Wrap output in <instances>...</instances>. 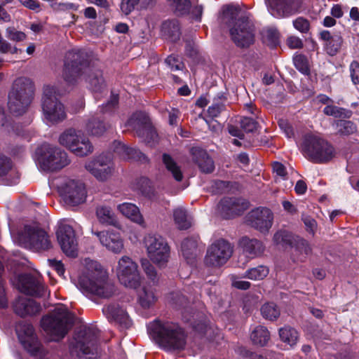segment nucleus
<instances>
[{
  "instance_id": "473e14b6",
  "label": "nucleus",
  "mask_w": 359,
  "mask_h": 359,
  "mask_svg": "<svg viewBox=\"0 0 359 359\" xmlns=\"http://www.w3.org/2000/svg\"><path fill=\"white\" fill-rule=\"evenodd\" d=\"M117 210L125 217L131 221L140 224H144V219L140 213L139 208L131 203H123L117 206Z\"/></svg>"
},
{
  "instance_id": "3c124183",
  "label": "nucleus",
  "mask_w": 359,
  "mask_h": 359,
  "mask_svg": "<svg viewBox=\"0 0 359 359\" xmlns=\"http://www.w3.org/2000/svg\"><path fill=\"white\" fill-rule=\"evenodd\" d=\"M294 65L297 69L304 75H309L310 69L307 58L302 55H297L294 57Z\"/></svg>"
},
{
  "instance_id": "09e8293b",
  "label": "nucleus",
  "mask_w": 359,
  "mask_h": 359,
  "mask_svg": "<svg viewBox=\"0 0 359 359\" xmlns=\"http://www.w3.org/2000/svg\"><path fill=\"white\" fill-rule=\"evenodd\" d=\"M121 158L124 161L133 159L135 161H144L147 160V157L140 151L127 146L126 147L124 153L122 154Z\"/></svg>"
},
{
  "instance_id": "4c0bfd02",
  "label": "nucleus",
  "mask_w": 359,
  "mask_h": 359,
  "mask_svg": "<svg viewBox=\"0 0 359 359\" xmlns=\"http://www.w3.org/2000/svg\"><path fill=\"white\" fill-rule=\"evenodd\" d=\"M162 160L166 169L172 174L175 180L177 182L182 181L183 175L180 167L177 164L175 160L167 154L163 155Z\"/></svg>"
},
{
  "instance_id": "2f4dec72",
  "label": "nucleus",
  "mask_w": 359,
  "mask_h": 359,
  "mask_svg": "<svg viewBox=\"0 0 359 359\" xmlns=\"http://www.w3.org/2000/svg\"><path fill=\"white\" fill-rule=\"evenodd\" d=\"M158 300L156 290L150 285L142 286L137 292V301L143 309H149Z\"/></svg>"
},
{
  "instance_id": "f8f14e48",
  "label": "nucleus",
  "mask_w": 359,
  "mask_h": 359,
  "mask_svg": "<svg viewBox=\"0 0 359 359\" xmlns=\"http://www.w3.org/2000/svg\"><path fill=\"white\" fill-rule=\"evenodd\" d=\"M144 244L149 259L159 267H164L169 261L170 248L161 236L149 234L145 237Z\"/></svg>"
},
{
  "instance_id": "69168bd1",
  "label": "nucleus",
  "mask_w": 359,
  "mask_h": 359,
  "mask_svg": "<svg viewBox=\"0 0 359 359\" xmlns=\"http://www.w3.org/2000/svg\"><path fill=\"white\" fill-rule=\"evenodd\" d=\"M185 52L189 57L196 58L198 54V49L194 43L188 42L185 47Z\"/></svg>"
},
{
  "instance_id": "b1692460",
  "label": "nucleus",
  "mask_w": 359,
  "mask_h": 359,
  "mask_svg": "<svg viewBox=\"0 0 359 359\" xmlns=\"http://www.w3.org/2000/svg\"><path fill=\"white\" fill-rule=\"evenodd\" d=\"M100 240V243L108 250L119 254L123 249V241L118 232L114 231H92Z\"/></svg>"
},
{
  "instance_id": "338daca9",
  "label": "nucleus",
  "mask_w": 359,
  "mask_h": 359,
  "mask_svg": "<svg viewBox=\"0 0 359 359\" xmlns=\"http://www.w3.org/2000/svg\"><path fill=\"white\" fill-rule=\"evenodd\" d=\"M287 44L290 48H301L303 47L302 41L297 36H290L287 39Z\"/></svg>"
},
{
  "instance_id": "4be33fe9",
  "label": "nucleus",
  "mask_w": 359,
  "mask_h": 359,
  "mask_svg": "<svg viewBox=\"0 0 359 359\" xmlns=\"http://www.w3.org/2000/svg\"><path fill=\"white\" fill-rule=\"evenodd\" d=\"M269 12L276 18H287L299 12L302 0H265Z\"/></svg>"
},
{
  "instance_id": "7ed1b4c3",
  "label": "nucleus",
  "mask_w": 359,
  "mask_h": 359,
  "mask_svg": "<svg viewBox=\"0 0 359 359\" xmlns=\"http://www.w3.org/2000/svg\"><path fill=\"white\" fill-rule=\"evenodd\" d=\"M148 332L158 346L165 351H181L185 347V332L175 323L154 320L149 324Z\"/></svg>"
},
{
  "instance_id": "13d9d810",
  "label": "nucleus",
  "mask_w": 359,
  "mask_h": 359,
  "mask_svg": "<svg viewBox=\"0 0 359 359\" xmlns=\"http://www.w3.org/2000/svg\"><path fill=\"white\" fill-rule=\"evenodd\" d=\"M225 103L224 101L215 102L208 107V113L212 118L217 117L224 110Z\"/></svg>"
},
{
  "instance_id": "bb28decb",
  "label": "nucleus",
  "mask_w": 359,
  "mask_h": 359,
  "mask_svg": "<svg viewBox=\"0 0 359 359\" xmlns=\"http://www.w3.org/2000/svg\"><path fill=\"white\" fill-rule=\"evenodd\" d=\"M291 257L294 262H304L312 254V247L309 242L300 237H295L291 245Z\"/></svg>"
},
{
  "instance_id": "37998d69",
  "label": "nucleus",
  "mask_w": 359,
  "mask_h": 359,
  "mask_svg": "<svg viewBox=\"0 0 359 359\" xmlns=\"http://www.w3.org/2000/svg\"><path fill=\"white\" fill-rule=\"evenodd\" d=\"M141 264L147 278L154 285H157L159 283L160 277L155 267L146 259L141 260Z\"/></svg>"
},
{
  "instance_id": "49530a36",
  "label": "nucleus",
  "mask_w": 359,
  "mask_h": 359,
  "mask_svg": "<svg viewBox=\"0 0 359 359\" xmlns=\"http://www.w3.org/2000/svg\"><path fill=\"white\" fill-rule=\"evenodd\" d=\"M337 133L341 135H349L356 131L355 124L351 121L340 120L336 123Z\"/></svg>"
},
{
  "instance_id": "680f3d73",
  "label": "nucleus",
  "mask_w": 359,
  "mask_h": 359,
  "mask_svg": "<svg viewBox=\"0 0 359 359\" xmlns=\"http://www.w3.org/2000/svg\"><path fill=\"white\" fill-rule=\"evenodd\" d=\"M350 76L353 84H359V63L354 60L349 66Z\"/></svg>"
},
{
  "instance_id": "c9c22d12",
  "label": "nucleus",
  "mask_w": 359,
  "mask_h": 359,
  "mask_svg": "<svg viewBox=\"0 0 359 359\" xmlns=\"http://www.w3.org/2000/svg\"><path fill=\"white\" fill-rule=\"evenodd\" d=\"M197 246V238H189L182 241L181 245L182 254L188 262H191L196 257Z\"/></svg>"
},
{
  "instance_id": "bf43d9fd",
  "label": "nucleus",
  "mask_w": 359,
  "mask_h": 359,
  "mask_svg": "<svg viewBox=\"0 0 359 359\" xmlns=\"http://www.w3.org/2000/svg\"><path fill=\"white\" fill-rule=\"evenodd\" d=\"M12 170V162L10 158L0 154V177L4 176Z\"/></svg>"
},
{
  "instance_id": "6e6d98bb",
  "label": "nucleus",
  "mask_w": 359,
  "mask_h": 359,
  "mask_svg": "<svg viewBox=\"0 0 359 359\" xmlns=\"http://www.w3.org/2000/svg\"><path fill=\"white\" fill-rule=\"evenodd\" d=\"M294 28L302 33H306L310 28V23L308 20L299 17L293 21Z\"/></svg>"
},
{
  "instance_id": "39448f33",
  "label": "nucleus",
  "mask_w": 359,
  "mask_h": 359,
  "mask_svg": "<svg viewBox=\"0 0 359 359\" xmlns=\"http://www.w3.org/2000/svg\"><path fill=\"white\" fill-rule=\"evenodd\" d=\"M34 93V85L30 79L24 76L17 78L8 94L10 112L15 116L25 114L32 101Z\"/></svg>"
},
{
  "instance_id": "0e129e2a",
  "label": "nucleus",
  "mask_w": 359,
  "mask_h": 359,
  "mask_svg": "<svg viewBox=\"0 0 359 359\" xmlns=\"http://www.w3.org/2000/svg\"><path fill=\"white\" fill-rule=\"evenodd\" d=\"M50 266L57 273V274L60 276H62L65 273V267L61 261H57L56 259H49L48 260Z\"/></svg>"
},
{
  "instance_id": "f03ea898",
  "label": "nucleus",
  "mask_w": 359,
  "mask_h": 359,
  "mask_svg": "<svg viewBox=\"0 0 359 359\" xmlns=\"http://www.w3.org/2000/svg\"><path fill=\"white\" fill-rule=\"evenodd\" d=\"M84 269L78 279V288L86 296L108 299L115 293V286L107 271L97 262L84 259Z\"/></svg>"
},
{
  "instance_id": "c03bdc74",
  "label": "nucleus",
  "mask_w": 359,
  "mask_h": 359,
  "mask_svg": "<svg viewBox=\"0 0 359 359\" xmlns=\"http://www.w3.org/2000/svg\"><path fill=\"white\" fill-rule=\"evenodd\" d=\"M323 112L327 116H332L335 118H348L351 116V111L334 105L326 106L323 109Z\"/></svg>"
},
{
  "instance_id": "c756f323",
  "label": "nucleus",
  "mask_w": 359,
  "mask_h": 359,
  "mask_svg": "<svg viewBox=\"0 0 359 359\" xmlns=\"http://www.w3.org/2000/svg\"><path fill=\"white\" fill-rule=\"evenodd\" d=\"M191 154L193 160L198 164L202 172L210 173L213 171L214 163L205 150L199 147H193L191 149Z\"/></svg>"
},
{
  "instance_id": "e2e57ef3",
  "label": "nucleus",
  "mask_w": 359,
  "mask_h": 359,
  "mask_svg": "<svg viewBox=\"0 0 359 359\" xmlns=\"http://www.w3.org/2000/svg\"><path fill=\"white\" fill-rule=\"evenodd\" d=\"M118 97L117 95H112L109 101L107 103L102 107L101 111L103 113L111 112L118 105Z\"/></svg>"
},
{
  "instance_id": "2eb2a0df",
  "label": "nucleus",
  "mask_w": 359,
  "mask_h": 359,
  "mask_svg": "<svg viewBox=\"0 0 359 359\" xmlns=\"http://www.w3.org/2000/svg\"><path fill=\"white\" fill-rule=\"evenodd\" d=\"M85 168L100 182L109 180L115 171L112 156L110 154H102L95 156L86 163Z\"/></svg>"
},
{
  "instance_id": "a878e982",
  "label": "nucleus",
  "mask_w": 359,
  "mask_h": 359,
  "mask_svg": "<svg viewBox=\"0 0 359 359\" xmlns=\"http://www.w3.org/2000/svg\"><path fill=\"white\" fill-rule=\"evenodd\" d=\"M239 245L242 248L243 254L249 259H254L262 256L265 251L264 243L257 238L243 237Z\"/></svg>"
},
{
  "instance_id": "0eeeda50",
  "label": "nucleus",
  "mask_w": 359,
  "mask_h": 359,
  "mask_svg": "<svg viewBox=\"0 0 359 359\" xmlns=\"http://www.w3.org/2000/svg\"><path fill=\"white\" fill-rule=\"evenodd\" d=\"M302 151L311 161L315 163H325L334 156V149L320 136L306 133L299 144Z\"/></svg>"
},
{
  "instance_id": "72a5a7b5",
  "label": "nucleus",
  "mask_w": 359,
  "mask_h": 359,
  "mask_svg": "<svg viewBox=\"0 0 359 359\" xmlns=\"http://www.w3.org/2000/svg\"><path fill=\"white\" fill-rule=\"evenodd\" d=\"M161 32L170 41H177L181 34L179 22L177 20L164 21L161 25Z\"/></svg>"
},
{
  "instance_id": "e433bc0d",
  "label": "nucleus",
  "mask_w": 359,
  "mask_h": 359,
  "mask_svg": "<svg viewBox=\"0 0 359 359\" xmlns=\"http://www.w3.org/2000/svg\"><path fill=\"white\" fill-rule=\"evenodd\" d=\"M173 217L175 224L180 229H187L191 226V218L183 208L175 209Z\"/></svg>"
},
{
  "instance_id": "c85d7f7f",
  "label": "nucleus",
  "mask_w": 359,
  "mask_h": 359,
  "mask_svg": "<svg viewBox=\"0 0 359 359\" xmlns=\"http://www.w3.org/2000/svg\"><path fill=\"white\" fill-rule=\"evenodd\" d=\"M102 311L110 321H114L126 326L129 324V318L127 312L117 304H113L104 306L102 309Z\"/></svg>"
},
{
  "instance_id": "aec40b11",
  "label": "nucleus",
  "mask_w": 359,
  "mask_h": 359,
  "mask_svg": "<svg viewBox=\"0 0 359 359\" xmlns=\"http://www.w3.org/2000/svg\"><path fill=\"white\" fill-rule=\"evenodd\" d=\"M72 346L83 354H94L97 348V336L94 329L82 327L76 333Z\"/></svg>"
},
{
  "instance_id": "774afa93",
  "label": "nucleus",
  "mask_w": 359,
  "mask_h": 359,
  "mask_svg": "<svg viewBox=\"0 0 359 359\" xmlns=\"http://www.w3.org/2000/svg\"><path fill=\"white\" fill-rule=\"evenodd\" d=\"M273 170L277 175L281 177H285L287 175L285 165L279 162H274L273 163Z\"/></svg>"
},
{
  "instance_id": "9b49d317",
  "label": "nucleus",
  "mask_w": 359,
  "mask_h": 359,
  "mask_svg": "<svg viewBox=\"0 0 359 359\" xmlns=\"http://www.w3.org/2000/svg\"><path fill=\"white\" fill-rule=\"evenodd\" d=\"M59 142L78 156H85L93 151L89 140L80 130L73 128L66 130L59 137Z\"/></svg>"
},
{
  "instance_id": "20e7f679",
  "label": "nucleus",
  "mask_w": 359,
  "mask_h": 359,
  "mask_svg": "<svg viewBox=\"0 0 359 359\" xmlns=\"http://www.w3.org/2000/svg\"><path fill=\"white\" fill-rule=\"evenodd\" d=\"M226 14L233 20V25L230 29L232 41L238 47H249L255 41V26L251 14L236 6H228Z\"/></svg>"
},
{
  "instance_id": "dca6fc26",
  "label": "nucleus",
  "mask_w": 359,
  "mask_h": 359,
  "mask_svg": "<svg viewBox=\"0 0 359 359\" xmlns=\"http://www.w3.org/2000/svg\"><path fill=\"white\" fill-rule=\"evenodd\" d=\"M233 254V247L224 239H218L208 248L205 257L206 265L221 266L229 259Z\"/></svg>"
},
{
  "instance_id": "603ef678",
  "label": "nucleus",
  "mask_w": 359,
  "mask_h": 359,
  "mask_svg": "<svg viewBox=\"0 0 359 359\" xmlns=\"http://www.w3.org/2000/svg\"><path fill=\"white\" fill-rule=\"evenodd\" d=\"M6 37L13 41H22L26 39L24 32L16 30L14 27H8L6 32Z\"/></svg>"
},
{
  "instance_id": "ddd939ff",
  "label": "nucleus",
  "mask_w": 359,
  "mask_h": 359,
  "mask_svg": "<svg viewBox=\"0 0 359 359\" xmlns=\"http://www.w3.org/2000/svg\"><path fill=\"white\" fill-rule=\"evenodd\" d=\"M116 272L120 283L129 288H137L141 282L138 265L128 256L119 259Z\"/></svg>"
},
{
  "instance_id": "393cba45",
  "label": "nucleus",
  "mask_w": 359,
  "mask_h": 359,
  "mask_svg": "<svg viewBox=\"0 0 359 359\" xmlns=\"http://www.w3.org/2000/svg\"><path fill=\"white\" fill-rule=\"evenodd\" d=\"M19 289L21 292L35 297H42L45 286L39 280L29 275H23L19 278Z\"/></svg>"
},
{
  "instance_id": "9d476101",
  "label": "nucleus",
  "mask_w": 359,
  "mask_h": 359,
  "mask_svg": "<svg viewBox=\"0 0 359 359\" xmlns=\"http://www.w3.org/2000/svg\"><path fill=\"white\" fill-rule=\"evenodd\" d=\"M36 153L39 163L45 170L61 169L69 164L67 153L55 146L43 144Z\"/></svg>"
},
{
  "instance_id": "7c9ffc66",
  "label": "nucleus",
  "mask_w": 359,
  "mask_h": 359,
  "mask_svg": "<svg viewBox=\"0 0 359 359\" xmlns=\"http://www.w3.org/2000/svg\"><path fill=\"white\" fill-rule=\"evenodd\" d=\"M95 215L98 222L105 226L118 227L119 222L111 208L106 205H99L95 208Z\"/></svg>"
},
{
  "instance_id": "ea45409f",
  "label": "nucleus",
  "mask_w": 359,
  "mask_h": 359,
  "mask_svg": "<svg viewBox=\"0 0 359 359\" xmlns=\"http://www.w3.org/2000/svg\"><path fill=\"white\" fill-rule=\"evenodd\" d=\"M111 127L110 125H105L102 121L93 118L86 124L87 132L94 136H100L104 134Z\"/></svg>"
},
{
  "instance_id": "f257e3e1",
  "label": "nucleus",
  "mask_w": 359,
  "mask_h": 359,
  "mask_svg": "<svg viewBox=\"0 0 359 359\" xmlns=\"http://www.w3.org/2000/svg\"><path fill=\"white\" fill-rule=\"evenodd\" d=\"M83 74H86V81L91 90L102 92L105 88L106 83L102 72L91 65L88 53L80 49L68 51L62 73L65 82L68 85H75Z\"/></svg>"
},
{
  "instance_id": "864d4df0",
  "label": "nucleus",
  "mask_w": 359,
  "mask_h": 359,
  "mask_svg": "<svg viewBox=\"0 0 359 359\" xmlns=\"http://www.w3.org/2000/svg\"><path fill=\"white\" fill-rule=\"evenodd\" d=\"M140 6V0H122L121 3V11L126 15H129L134 9L135 6Z\"/></svg>"
},
{
  "instance_id": "de8ad7c7",
  "label": "nucleus",
  "mask_w": 359,
  "mask_h": 359,
  "mask_svg": "<svg viewBox=\"0 0 359 359\" xmlns=\"http://www.w3.org/2000/svg\"><path fill=\"white\" fill-rule=\"evenodd\" d=\"M294 238L286 231H277L273 237V241L276 245H292Z\"/></svg>"
},
{
  "instance_id": "5701e85b",
  "label": "nucleus",
  "mask_w": 359,
  "mask_h": 359,
  "mask_svg": "<svg viewBox=\"0 0 359 359\" xmlns=\"http://www.w3.org/2000/svg\"><path fill=\"white\" fill-rule=\"evenodd\" d=\"M248 207V201L241 198H224L218 205L222 216L226 219L241 215Z\"/></svg>"
},
{
  "instance_id": "5fc2aeb1",
  "label": "nucleus",
  "mask_w": 359,
  "mask_h": 359,
  "mask_svg": "<svg viewBox=\"0 0 359 359\" xmlns=\"http://www.w3.org/2000/svg\"><path fill=\"white\" fill-rule=\"evenodd\" d=\"M165 62L172 71L182 70L184 67V64L180 59L172 55L168 56Z\"/></svg>"
},
{
  "instance_id": "8fccbe9b",
  "label": "nucleus",
  "mask_w": 359,
  "mask_h": 359,
  "mask_svg": "<svg viewBox=\"0 0 359 359\" xmlns=\"http://www.w3.org/2000/svg\"><path fill=\"white\" fill-rule=\"evenodd\" d=\"M263 37L265 42L271 47L279 43V32L275 28H268L264 31Z\"/></svg>"
},
{
  "instance_id": "4d7b16f0",
  "label": "nucleus",
  "mask_w": 359,
  "mask_h": 359,
  "mask_svg": "<svg viewBox=\"0 0 359 359\" xmlns=\"http://www.w3.org/2000/svg\"><path fill=\"white\" fill-rule=\"evenodd\" d=\"M241 126L242 128L248 132H254L257 129V123L252 118L244 117L241 119Z\"/></svg>"
},
{
  "instance_id": "412c9836",
  "label": "nucleus",
  "mask_w": 359,
  "mask_h": 359,
  "mask_svg": "<svg viewBox=\"0 0 359 359\" xmlns=\"http://www.w3.org/2000/svg\"><path fill=\"white\" fill-rule=\"evenodd\" d=\"M128 125L133 127L138 136L144 137L148 143L157 140L156 131L151 126L147 115L142 111L135 113L128 121Z\"/></svg>"
},
{
  "instance_id": "6e6552de",
  "label": "nucleus",
  "mask_w": 359,
  "mask_h": 359,
  "mask_svg": "<svg viewBox=\"0 0 359 359\" xmlns=\"http://www.w3.org/2000/svg\"><path fill=\"white\" fill-rule=\"evenodd\" d=\"M58 90L53 86H43L41 99V107L45 120L51 124H55L66 118L64 105L57 98Z\"/></svg>"
},
{
  "instance_id": "4468645a",
  "label": "nucleus",
  "mask_w": 359,
  "mask_h": 359,
  "mask_svg": "<svg viewBox=\"0 0 359 359\" xmlns=\"http://www.w3.org/2000/svg\"><path fill=\"white\" fill-rule=\"evenodd\" d=\"M16 332L20 343L30 355L39 359L45 358L47 352L39 341L31 324L27 323L19 324Z\"/></svg>"
},
{
  "instance_id": "6ab92c4d",
  "label": "nucleus",
  "mask_w": 359,
  "mask_h": 359,
  "mask_svg": "<svg viewBox=\"0 0 359 359\" xmlns=\"http://www.w3.org/2000/svg\"><path fill=\"white\" fill-rule=\"evenodd\" d=\"M65 202L70 205H78L85 202L87 192L85 185L79 180H67L60 187Z\"/></svg>"
},
{
  "instance_id": "f3484780",
  "label": "nucleus",
  "mask_w": 359,
  "mask_h": 359,
  "mask_svg": "<svg viewBox=\"0 0 359 359\" xmlns=\"http://www.w3.org/2000/svg\"><path fill=\"white\" fill-rule=\"evenodd\" d=\"M245 222L248 226L265 234L269 233L273 225V214L267 208H256L248 213Z\"/></svg>"
},
{
  "instance_id": "423d86ee",
  "label": "nucleus",
  "mask_w": 359,
  "mask_h": 359,
  "mask_svg": "<svg viewBox=\"0 0 359 359\" xmlns=\"http://www.w3.org/2000/svg\"><path fill=\"white\" fill-rule=\"evenodd\" d=\"M74 323V315L67 306L59 305L49 315L44 316L41 322L43 330L53 341L65 337Z\"/></svg>"
},
{
  "instance_id": "a18cd8bd",
  "label": "nucleus",
  "mask_w": 359,
  "mask_h": 359,
  "mask_svg": "<svg viewBox=\"0 0 359 359\" xmlns=\"http://www.w3.org/2000/svg\"><path fill=\"white\" fill-rule=\"evenodd\" d=\"M342 43L343 38L340 35L333 36L331 40L325 44L327 53L331 56L337 55L340 50Z\"/></svg>"
},
{
  "instance_id": "a19ab883",
  "label": "nucleus",
  "mask_w": 359,
  "mask_h": 359,
  "mask_svg": "<svg viewBox=\"0 0 359 359\" xmlns=\"http://www.w3.org/2000/svg\"><path fill=\"white\" fill-rule=\"evenodd\" d=\"M269 273V269L268 267L260 265L247 270L243 277L252 280H260L266 278Z\"/></svg>"
},
{
  "instance_id": "052dcab7",
  "label": "nucleus",
  "mask_w": 359,
  "mask_h": 359,
  "mask_svg": "<svg viewBox=\"0 0 359 359\" xmlns=\"http://www.w3.org/2000/svg\"><path fill=\"white\" fill-rule=\"evenodd\" d=\"M302 219L306 228V231L311 234H314L317 229V222L309 215H302Z\"/></svg>"
},
{
  "instance_id": "a211bd4d",
  "label": "nucleus",
  "mask_w": 359,
  "mask_h": 359,
  "mask_svg": "<svg viewBox=\"0 0 359 359\" xmlns=\"http://www.w3.org/2000/svg\"><path fill=\"white\" fill-rule=\"evenodd\" d=\"M56 236L63 252L69 257H76L78 242L73 227L65 222H60L56 231Z\"/></svg>"
},
{
  "instance_id": "f704fd0d",
  "label": "nucleus",
  "mask_w": 359,
  "mask_h": 359,
  "mask_svg": "<svg viewBox=\"0 0 359 359\" xmlns=\"http://www.w3.org/2000/svg\"><path fill=\"white\" fill-rule=\"evenodd\" d=\"M250 339L254 344L264 346L270 339V333L266 327L258 325L252 331Z\"/></svg>"
},
{
  "instance_id": "79ce46f5",
  "label": "nucleus",
  "mask_w": 359,
  "mask_h": 359,
  "mask_svg": "<svg viewBox=\"0 0 359 359\" xmlns=\"http://www.w3.org/2000/svg\"><path fill=\"white\" fill-rule=\"evenodd\" d=\"M261 313L264 318L273 321L280 316V309L273 302L264 304L261 308Z\"/></svg>"
},
{
  "instance_id": "cd10ccee",
  "label": "nucleus",
  "mask_w": 359,
  "mask_h": 359,
  "mask_svg": "<svg viewBox=\"0 0 359 359\" xmlns=\"http://www.w3.org/2000/svg\"><path fill=\"white\" fill-rule=\"evenodd\" d=\"M16 314L21 317L32 316L39 313L41 311V306L34 300L24 297H18L13 305Z\"/></svg>"
},
{
  "instance_id": "58836bf2",
  "label": "nucleus",
  "mask_w": 359,
  "mask_h": 359,
  "mask_svg": "<svg viewBox=\"0 0 359 359\" xmlns=\"http://www.w3.org/2000/svg\"><path fill=\"white\" fill-rule=\"evenodd\" d=\"M279 336L282 341L293 346L299 339V333L297 331L289 326H285L279 330Z\"/></svg>"
},
{
  "instance_id": "1a4fd4ad",
  "label": "nucleus",
  "mask_w": 359,
  "mask_h": 359,
  "mask_svg": "<svg viewBox=\"0 0 359 359\" xmlns=\"http://www.w3.org/2000/svg\"><path fill=\"white\" fill-rule=\"evenodd\" d=\"M17 240L19 245L34 251L47 250L51 247L47 233L37 224L25 225Z\"/></svg>"
}]
</instances>
